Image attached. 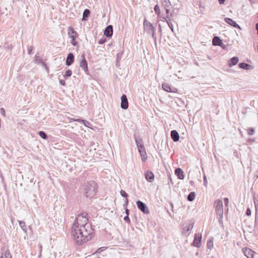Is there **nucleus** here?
<instances>
[{"mask_svg":"<svg viewBox=\"0 0 258 258\" xmlns=\"http://www.w3.org/2000/svg\"><path fill=\"white\" fill-rule=\"evenodd\" d=\"M71 234L78 245H82L91 239L90 233L84 226L79 228L75 224L72 227Z\"/></svg>","mask_w":258,"mask_h":258,"instance_id":"obj_1","label":"nucleus"},{"mask_svg":"<svg viewBox=\"0 0 258 258\" xmlns=\"http://www.w3.org/2000/svg\"><path fill=\"white\" fill-rule=\"evenodd\" d=\"M97 184L93 180L84 182L81 188V192L88 198L94 197L97 193Z\"/></svg>","mask_w":258,"mask_h":258,"instance_id":"obj_2","label":"nucleus"},{"mask_svg":"<svg viewBox=\"0 0 258 258\" xmlns=\"http://www.w3.org/2000/svg\"><path fill=\"white\" fill-rule=\"evenodd\" d=\"M68 35L69 37L72 39L71 43L74 46H77L78 44L77 41H76V39L78 37V34L77 32L74 30V29L70 26L68 29Z\"/></svg>","mask_w":258,"mask_h":258,"instance_id":"obj_3","label":"nucleus"},{"mask_svg":"<svg viewBox=\"0 0 258 258\" xmlns=\"http://www.w3.org/2000/svg\"><path fill=\"white\" fill-rule=\"evenodd\" d=\"M214 205L217 216H219L220 218H222L223 215L222 202L220 200H217L215 202Z\"/></svg>","mask_w":258,"mask_h":258,"instance_id":"obj_4","label":"nucleus"},{"mask_svg":"<svg viewBox=\"0 0 258 258\" xmlns=\"http://www.w3.org/2000/svg\"><path fill=\"white\" fill-rule=\"evenodd\" d=\"M81 57V59L80 62V67L84 70L86 75H89V72L88 68V63L85 58L84 54H82Z\"/></svg>","mask_w":258,"mask_h":258,"instance_id":"obj_5","label":"nucleus"},{"mask_svg":"<svg viewBox=\"0 0 258 258\" xmlns=\"http://www.w3.org/2000/svg\"><path fill=\"white\" fill-rule=\"evenodd\" d=\"M136 204L138 209L144 214H147L150 213L148 207L144 203L142 202L140 200H138L136 202Z\"/></svg>","mask_w":258,"mask_h":258,"instance_id":"obj_6","label":"nucleus"},{"mask_svg":"<svg viewBox=\"0 0 258 258\" xmlns=\"http://www.w3.org/2000/svg\"><path fill=\"white\" fill-rule=\"evenodd\" d=\"M143 25L145 30L148 34H150L151 31H152L156 30L153 24L146 19L144 20Z\"/></svg>","mask_w":258,"mask_h":258,"instance_id":"obj_7","label":"nucleus"},{"mask_svg":"<svg viewBox=\"0 0 258 258\" xmlns=\"http://www.w3.org/2000/svg\"><path fill=\"white\" fill-rule=\"evenodd\" d=\"M242 251L244 255L247 258H255V255L256 254L255 251L248 247L243 248Z\"/></svg>","mask_w":258,"mask_h":258,"instance_id":"obj_8","label":"nucleus"},{"mask_svg":"<svg viewBox=\"0 0 258 258\" xmlns=\"http://www.w3.org/2000/svg\"><path fill=\"white\" fill-rule=\"evenodd\" d=\"M202 242V235L199 234H196L194 237V240L191 243V245L195 247L199 248L201 245Z\"/></svg>","mask_w":258,"mask_h":258,"instance_id":"obj_9","label":"nucleus"},{"mask_svg":"<svg viewBox=\"0 0 258 258\" xmlns=\"http://www.w3.org/2000/svg\"><path fill=\"white\" fill-rule=\"evenodd\" d=\"M120 107L123 109H126L128 107V100L125 94H123L121 96Z\"/></svg>","mask_w":258,"mask_h":258,"instance_id":"obj_10","label":"nucleus"},{"mask_svg":"<svg viewBox=\"0 0 258 258\" xmlns=\"http://www.w3.org/2000/svg\"><path fill=\"white\" fill-rule=\"evenodd\" d=\"M146 179L149 182H152L154 179V174L150 170L146 171L144 173Z\"/></svg>","mask_w":258,"mask_h":258,"instance_id":"obj_11","label":"nucleus"},{"mask_svg":"<svg viewBox=\"0 0 258 258\" xmlns=\"http://www.w3.org/2000/svg\"><path fill=\"white\" fill-rule=\"evenodd\" d=\"M74 60L75 57L74 54L72 52L69 53L67 55L66 60V66H70L72 65L74 63Z\"/></svg>","mask_w":258,"mask_h":258,"instance_id":"obj_12","label":"nucleus"},{"mask_svg":"<svg viewBox=\"0 0 258 258\" xmlns=\"http://www.w3.org/2000/svg\"><path fill=\"white\" fill-rule=\"evenodd\" d=\"M113 34V26L112 25L107 26L104 31V35L108 38L111 37Z\"/></svg>","mask_w":258,"mask_h":258,"instance_id":"obj_13","label":"nucleus"},{"mask_svg":"<svg viewBox=\"0 0 258 258\" xmlns=\"http://www.w3.org/2000/svg\"><path fill=\"white\" fill-rule=\"evenodd\" d=\"M163 89L167 92L175 93L177 91V89L175 88H172L168 84L163 83L162 84Z\"/></svg>","mask_w":258,"mask_h":258,"instance_id":"obj_14","label":"nucleus"},{"mask_svg":"<svg viewBox=\"0 0 258 258\" xmlns=\"http://www.w3.org/2000/svg\"><path fill=\"white\" fill-rule=\"evenodd\" d=\"M224 20L227 24L231 25V26H233L234 28H238L239 29H241L240 26L232 19L229 18H225L224 19Z\"/></svg>","mask_w":258,"mask_h":258,"instance_id":"obj_15","label":"nucleus"},{"mask_svg":"<svg viewBox=\"0 0 258 258\" xmlns=\"http://www.w3.org/2000/svg\"><path fill=\"white\" fill-rule=\"evenodd\" d=\"M212 44L214 46H222L223 43L222 40L218 36H214L212 40Z\"/></svg>","mask_w":258,"mask_h":258,"instance_id":"obj_16","label":"nucleus"},{"mask_svg":"<svg viewBox=\"0 0 258 258\" xmlns=\"http://www.w3.org/2000/svg\"><path fill=\"white\" fill-rule=\"evenodd\" d=\"M135 139L136 145L138 148V150H141V149H142L145 148L144 145V142L141 138L135 137Z\"/></svg>","mask_w":258,"mask_h":258,"instance_id":"obj_17","label":"nucleus"},{"mask_svg":"<svg viewBox=\"0 0 258 258\" xmlns=\"http://www.w3.org/2000/svg\"><path fill=\"white\" fill-rule=\"evenodd\" d=\"M170 136L171 138L172 139V140L176 142L179 141V135L178 133L176 130H172L171 131L170 133Z\"/></svg>","mask_w":258,"mask_h":258,"instance_id":"obj_18","label":"nucleus"},{"mask_svg":"<svg viewBox=\"0 0 258 258\" xmlns=\"http://www.w3.org/2000/svg\"><path fill=\"white\" fill-rule=\"evenodd\" d=\"M175 174L179 179H183L184 178V172L180 168H177L175 169Z\"/></svg>","mask_w":258,"mask_h":258,"instance_id":"obj_19","label":"nucleus"},{"mask_svg":"<svg viewBox=\"0 0 258 258\" xmlns=\"http://www.w3.org/2000/svg\"><path fill=\"white\" fill-rule=\"evenodd\" d=\"M194 227V223L189 224L184 226L182 230V235H186L188 231L191 230Z\"/></svg>","mask_w":258,"mask_h":258,"instance_id":"obj_20","label":"nucleus"},{"mask_svg":"<svg viewBox=\"0 0 258 258\" xmlns=\"http://www.w3.org/2000/svg\"><path fill=\"white\" fill-rule=\"evenodd\" d=\"M140 156L141 157V159L143 162H145L147 159V155L146 152L145 148L141 149V150H139Z\"/></svg>","mask_w":258,"mask_h":258,"instance_id":"obj_21","label":"nucleus"},{"mask_svg":"<svg viewBox=\"0 0 258 258\" xmlns=\"http://www.w3.org/2000/svg\"><path fill=\"white\" fill-rule=\"evenodd\" d=\"M238 66L240 68L243 69L245 70H249L252 69V67L251 65L245 62H240L238 64Z\"/></svg>","mask_w":258,"mask_h":258,"instance_id":"obj_22","label":"nucleus"},{"mask_svg":"<svg viewBox=\"0 0 258 258\" xmlns=\"http://www.w3.org/2000/svg\"><path fill=\"white\" fill-rule=\"evenodd\" d=\"M90 15V11L89 9H85L83 13V18L82 19L83 21H86L88 20L89 16Z\"/></svg>","mask_w":258,"mask_h":258,"instance_id":"obj_23","label":"nucleus"},{"mask_svg":"<svg viewBox=\"0 0 258 258\" xmlns=\"http://www.w3.org/2000/svg\"><path fill=\"white\" fill-rule=\"evenodd\" d=\"M239 59L237 56L232 57L229 61V66L232 67L236 64L238 62Z\"/></svg>","mask_w":258,"mask_h":258,"instance_id":"obj_24","label":"nucleus"},{"mask_svg":"<svg viewBox=\"0 0 258 258\" xmlns=\"http://www.w3.org/2000/svg\"><path fill=\"white\" fill-rule=\"evenodd\" d=\"M173 16V14L172 13H170V14L167 15L166 17H161V18L162 19H161V21L166 22H170L172 21V17Z\"/></svg>","mask_w":258,"mask_h":258,"instance_id":"obj_25","label":"nucleus"},{"mask_svg":"<svg viewBox=\"0 0 258 258\" xmlns=\"http://www.w3.org/2000/svg\"><path fill=\"white\" fill-rule=\"evenodd\" d=\"M19 226L21 227L22 230L25 233H27V228L25 223L23 221H18Z\"/></svg>","mask_w":258,"mask_h":258,"instance_id":"obj_26","label":"nucleus"},{"mask_svg":"<svg viewBox=\"0 0 258 258\" xmlns=\"http://www.w3.org/2000/svg\"><path fill=\"white\" fill-rule=\"evenodd\" d=\"M196 197V194L195 192H190L187 196V199L189 202L193 201Z\"/></svg>","mask_w":258,"mask_h":258,"instance_id":"obj_27","label":"nucleus"},{"mask_svg":"<svg viewBox=\"0 0 258 258\" xmlns=\"http://www.w3.org/2000/svg\"><path fill=\"white\" fill-rule=\"evenodd\" d=\"M38 135L43 139L46 140L48 139L47 135L44 131H39L38 132Z\"/></svg>","mask_w":258,"mask_h":258,"instance_id":"obj_28","label":"nucleus"},{"mask_svg":"<svg viewBox=\"0 0 258 258\" xmlns=\"http://www.w3.org/2000/svg\"><path fill=\"white\" fill-rule=\"evenodd\" d=\"M78 216L79 217L81 216L82 218L86 219L87 221H89L88 214L87 213L85 212H82V213H80L78 215Z\"/></svg>","mask_w":258,"mask_h":258,"instance_id":"obj_29","label":"nucleus"},{"mask_svg":"<svg viewBox=\"0 0 258 258\" xmlns=\"http://www.w3.org/2000/svg\"><path fill=\"white\" fill-rule=\"evenodd\" d=\"M154 10L156 14L158 15V16H159L161 18V17H162V16H160V10L159 5H155L154 7Z\"/></svg>","mask_w":258,"mask_h":258,"instance_id":"obj_30","label":"nucleus"},{"mask_svg":"<svg viewBox=\"0 0 258 258\" xmlns=\"http://www.w3.org/2000/svg\"><path fill=\"white\" fill-rule=\"evenodd\" d=\"M43 60L37 55H35L34 57V62L36 63L40 64Z\"/></svg>","mask_w":258,"mask_h":258,"instance_id":"obj_31","label":"nucleus"},{"mask_svg":"<svg viewBox=\"0 0 258 258\" xmlns=\"http://www.w3.org/2000/svg\"><path fill=\"white\" fill-rule=\"evenodd\" d=\"M162 5L164 8H169L171 4L169 0H163Z\"/></svg>","mask_w":258,"mask_h":258,"instance_id":"obj_32","label":"nucleus"},{"mask_svg":"<svg viewBox=\"0 0 258 258\" xmlns=\"http://www.w3.org/2000/svg\"><path fill=\"white\" fill-rule=\"evenodd\" d=\"M255 133V130L253 127H249L247 129V134L249 136L253 135Z\"/></svg>","mask_w":258,"mask_h":258,"instance_id":"obj_33","label":"nucleus"},{"mask_svg":"<svg viewBox=\"0 0 258 258\" xmlns=\"http://www.w3.org/2000/svg\"><path fill=\"white\" fill-rule=\"evenodd\" d=\"M72 74V72L70 70H68L66 71L65 74L63 75L64 78H67L71 76Z\"/></svg>","mask_w":258,"mask_h":258,"instance_id":"obj_34","label":"nucleus"},{"mask_svg":"<svg viewBox=\"0 0 258 258\" xmlns=\"http://www.w3.org/2000/svg\"><path fill=\"white\" fill-rule=\"evenodd\" d=\"M5 258H12V256L11 253L9 249H7L5 253Z\"/></svg>","mask_w":258,"mask_h":258,"instance_id":"obj_35","label":"nucleus"},{"mask_svg":"<svg viewBox=\"0 0 258 258\" xmlns=\"http://www.w3.org/2000/svg\"><path fill=\"white\" fill-rule=\"evenodd\" d=\"M83 124L86 127L92 128V125L90 122H89L86 120H84Z\"/></svg>","mask_w":258,"mask_h":258,"instance_id":"obj_36","label":"nucleus"},{"mask_svg":"<svg viewBox=\"0 0 258 258\" xmlns=\"http://www.w3.org/2000/svg\"><path fill=\"white\" fill-rule=\"evenodd\" d=\"M150 33H151L152 37L153 38V39L154 40V42H155V45H156L157 37H156V36L155 35V30H153V31H151Z\"/></svg>","mask_w":258,"mask_h":258,"instance_id":"obj_37","label":"nucleus"},{"mask_svg":"<svg viewBox=\"0 0 258 258\" xmlns=\"http://www.w3.org/2000/svg\"><path fill=\"white\" fill-rule=\"evenodd\" d=\"M120 193L122 197L125 198V199H127L128 195L124 190L121 189L120 191Z\"/></svg>","mask_w":258,"mask_h":258,"instance_id":"obj_38","label":"nucleus"},{"mask_svg":"<svg viewBox=\"0 0 258 258\" xmlns=\"http://www.w3.org/2000/svg\"><path fill=\"white\" fill-rule=\"evenodd\" d=\"M213 246V243L212 241L209 240L207 242V247L208 248L211 249Z\"/></svg>","mask_w":258,"mask_h":258,"instance_id":"obj_39","label":"nucleus"},{"mask_svg":"<svg viewBox=\"0 0 258 258\" xmlns=\"http://www.w3.org/2000/svg\"><path fill=\"white\" fill-rule=\"evenodd\" d=\"M106 41V38L103 37L98 41V43L100 44H102L104 43Z\"/></svg>","mask_w":258,"mask_h":258,"instance_id":"obj_40","label":"nucleus"},{"mask_svg":"<svg viewBox=\"0 0 258 258\" xmlns=\"http://www.w3.org/2000/svg\"><path fill=\"white\" fill-rule=\"evenodd\" d=\"M167 22L169 27L172 31V32H174L173 26L172 24L171 23V21L170 22Z\"/></svg>","mask_w":258,"mask_h":258,"instance_id":"obj_41","label":"nucleus"},{"mask_svg":"<svg viewBox=\"0 0 258 258\" xmlns=\"http://www.w3.org/2000/svg\"><path fill=\"white\" fill-rule=\"evenodd\" d=\"M124 220L126 223H127L128 224H130V223H131V221H130V218H129L128 216H127V215H126V216L124 217Z\"/></svg>","mask_w":258,"mask_h":258,"instance_id":"obj_42","label":"nucleus"},{"mask_svg":"<svg viewBox=\"0 0 258 258\" xmlns=\"http://www.w3.org/2000/svg\"><path fill=\"white\" fill-rule=\"evenodd\" d=\"M128 205V199H125L124 203L123 204V207L124 208H125L127 207V206Z\"/></svg>","mask_w":258,"mask_h":258,"instance_id":"obj_43","label":"nucleus"},{"mask_svg":"<svg viewBox=\"0 0 258 258\" xmlns=\"http://www.w3.org/2000/svg\"><path fill=\"white\" fill-rule=\"evenodd\" d=\"M251 214V211L249 208H247L246 211V215L247 216H250Z\"/></svg>","mask_w":258,"mask_h":258,"instance_id":"obj_44","label":"nucleus"},{"mask_svg":"<svg viewBox=\"0 0 258 258\" xmlns=\"http://www.w3.org/2000/svg\"><path fill=\"white\" fill-rule=\"evenodd\" d=\"M33 50V46H29L28 48V53L31 54Z\"/></svg>","mask_w":258,"mask_h":258,"instance_id":"obj_45","label":"nucleus"},{"mask_svg":"<svg viewBox=\"0 0 258 258\" xmlns=\"http://www.w3.org/2000/svg\"><path fill=\"white\" fill-rule=\"evenodd\" d=\"M224 203H225V206L228 207V204L229 203V200H228V199L227 198H225L224 199Z\"/></svg>","mask_w":258,"mask_h":258,"instance_id":"obj_46","label":"nucleus"},{"mask_svg":"<svg viewBox=\"0 0 258 258\" xmlns=\"http://www.w3.org/2000/svg\"><path fill=\"white\" fill-rule=\"evenodd\" d=\"M73 120L75 121H77V122H81V123H83L84 120L82 118H77V119H74Z\"/></svg>","mask_w":258,"mask_h":258,"instance_id":"obj_47","label":"nucleus"},{"mask_svg":"<svg viewBox=\"0 0 258 258\" xmlns=\"http://www.w3.org/2000/svg\"><path fill=\"white\" fill-rule=\"evenodd\" d=\"M0 112L2 115H3L4 116H5V110L3 108H1L0 109Z\"/></svg>","mask_w":258,"mask_h":258,"instance_id":"obj_48","label":"nucleus"},{"mask_svg":"<svg viewBox=\"0 0 258 258\" xmlns=\"http://www.w3.org/2000/svg\"><path fill=\"white\" fill-rule=\"evenodd\" d=\"M104 249H105L104 247H100L97 250L96 252L98 253L101 252V251H103L104 250Z\"/></svg>","mask_w":258,"mask_h":258,"instance_id":"obj_49","label":"nucleus"},{"mask_svg":"<svg viewBox=\"0 0 258 258\" xmlns=\"http://www.w3.org/2000/svg\"><path fill=\"white\" fill-rule=\"evenodd\" d=\"M59 83L62 86H65L66 85V81L64 80H59Z\"/></svg>","mask_w":258,"mask_h":258,"instance_id":"obj_50","label":"nucleus"},{"mask_svg":"<svg viewBox=\"0 0 258 258\" xmlns=\"http://www.w3.org/2000/svg\"><path fill=\"white\" fill-rule=\"evenodd\" d=\"M204 183L205 185H206L208 183V181H207L206 176L205 175H204Z\"/></svg>","mask_w":258,"mask_h":258,"instance_id":"obj_51","label":"nucleus"},{"mask_svg":"<svg viewBox=\"0 0 258 258\" xmlns=\"http://www.w3.org/2000/svg\"><path fill=\"white\" fill-rule=\"evenodd\" d=\"M40 64L43 66L45 68V69H47V64L43 61H42V62Z\"/></svg>","mask_w":258,"mask_h":258,"instance_id":"obj_52","label":"nucleus"},{"mask_svg":"<svg viewBox=\"0 0 258 258\" xmlns=\"http://www.w3.org/2000/svg\"><path fill=\"white\" fill-rule=\"evenodd\" d=\"M258 224V216L256 214L255 215V217L254 224L255 225L256 224Z\"/></svg>","mask_w":258,"mask_h":258,"instance_id":"obj_53","label":"nucleus"},{"mask_svg":"<svg viewBox=\"0 0 258 258\" xmlns=\"http://www.w3.org/2000/svg\"><path fill=\"white\" fill-rule=\"evenodd\" d=\"M165 11H166V13L167 14V15L170 14V10L169 9V8H165Z\"/></svg>","mask_w":258,"mask_h":258,"instance_id":"obj_54","label":"nucleus"},{"mask_svg":"<svg viewBox=\"0 0 258 258\" xmlns=\"http://www.w3.org/2000/svg\"><path fill=\"white\" fill-rule=\"evenodd\" d=\"M124 209H125V212L126 215L128 216L129 214H130V210L128 209H127L126 208H125Z\"/></svg>","mask_w":258,"mask_h":258,"instance_id":"obj_55","label":"nucleus"},{"mask_svg":"<svg viewBox=\"0 0 258 258\" xmlns=\"http://www.w3.org/2000/svg\"><path fill=\"white\" fill-rule=\"evenodd\" d=\"M158 30H159V32L160 33H162V27H161V25H160V24H159V25H158Z\"/></svg>","mask_w":258,"mask_h":258,"instance_id":"obj_56","label":"nucleus"},{"mask_svg":"<svg viewBox=\"0 0 258 258\" xmlns=\"http://www.w3.org/2000/svg\"><path fill=\"white\" fill-rule=\"evenodd\" d=\"M251 3L256 4L258 3V0H249Z\"/></svg>","mask_w":258,"mask_h":258,"instance_id":"obj_57","label":"nucleus"},{"mask_svg":"<svg viewBox=\"0 0 258 258\" xmlns=\"http://www.w3.org/2000/svg\"><path fill=\"white\" fill-rule=\"evenodd\" d=\"M218 2L220 4H224L225 0H218Z\"/></svg>","mask_w":258,"mask_h":258,"instance_id":"obj_58","label":"nucleus"},{"mask_svg":"<svg viewBox=\"0 0 258 258\" xmlns=\"http://www.w3.org/2000/svg\"><path fill=\"white\" fill-rule=\"evenodd\" d=\"M256 202L258 203V200H256L255 197H254V203L255 205V207H256Z\"/></svg>","mask_w":258,"mask_h":258,"instance_id":"obj_59","label":"nucleus"},{"mask_svg":"<svg viewBox=\"0 0 258 258\" xmlns=\"http://www.w3.org/2000/svg\"><path fill=\"white\" fill-rule=\"evenodd\" d=\"M256 30L257 31V33L258 35V23L256 24Z\"/></svg>","mask_w":258,"mask_h":258,"instance_id":"obj_60","label":"nucleus"},{"mask_svg":"<svg viewBox=\"0 0 258 258\" xmlns=\"http://www.w3.org/2000/svg\"><path fill=\"white\" fill-rule=\"evenodd\" d=\"M221 47L223 49H226V45H224V44H223V45H222V46H221Z\"/></svg>","mask_w":258,"mask_h":258,"instance_id":"obj_61","label":"nucleus"},{"mask_svg":"<svg viewBox=\"0 0 258 258\" xmlns=\"http://www.w3.org/2000/svg\"><path fill=\"white\" fill-rule=\"evenodd\" d=\"M255 258H258V253H256V255H255Z\"/></svg>","mask_w":258,"mask_h":258,"instance_id":"obj_62","label":"nucleus"},{"mask_svg":"<svg viewBox=\"0 0 258 258\" xmlns=\"http://www.w3.org/2000/svg\"><path fill=\"white\" fill-rule=\"evenodd\" d=\"M46 70V71H47V73L49 72V69L47 67V69H45Z\"/></svg>","mask_w":258,"mask_h":258,"instance_id":"obj_63","label":"nucleus"},{"mask_svg":"<svg viewBox=\"0 0 258 258\" xmlns=\"http://www.w3.org/2000/svg\"><path fill=\"white\" fill-rule=\"evenodd\" d=\"M170 205H171V206L172 208L173 209V204L172 203H170Z\"/></svg>","mask_w":258,"mask_h":258,"instance_id":"obj_64","label":"nucleus"}]
</instances>
